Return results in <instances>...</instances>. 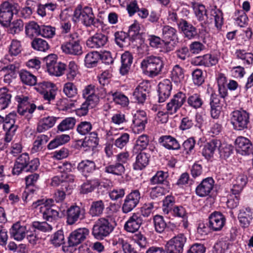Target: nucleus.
<instances>
[{"label": "nucleus", "instance_id": "27", "mask_svg": "<svg viewBox=\"0 0 253 253\" xmlns=\"http://www.w3.org/2000/svg\"><path fill=\"white\" fill-rule=\"evenodd\" d=\"M96 168V166L94 161L89 160H82L77 166L78 170L84 176L87 177L92 173Z\"/></svg>", "mask_w": 253, "mask_h": 253}, {"label": "nucleus", "instance_id": "60", "mask_svg": "<svg viewBox=\"0 0 253 253\" xmlns=\"http://www.w3.org/2000/svg\"><path fill=\"white\" fill-rule=\"evenodd\" d=\"M92 129V125L90 122L83 121L80 122L77 126V132L82 135L88 134Z\"/></svg>", "mask_w": 253, "mask_h": 253}, {"label": "nucleus", "instance_id": "51", "mask_svg": "<svg viewBox=\"0 0 253 253\" xmlns=\"http://www.w3.org/2000/svg\"><path fill=\"white\" fill-rule=\"evenodd\" d=\"M111 94L113 97V100L116 104L120 105L123 107L128 105L129 104V100L128 97L121 92H113L111 91L109 93Z\"/></svg>", "mask_w": 253, "mask_h": 253}, {"label": "nucleus", "instance_id": "48", "mask_svg": "<svg viewBox=\"0 0 253 253\" xmlns=\"http://www.w3.org/2000/svg\"><path fill=\"white\" fill-rule=\"evenodd\" d=\"M8 32L9 34L14 35L22 31L24 28V22L20 19L13 20L8 25Z\"/></svg>", "mask_w": 253, "mask_h": 253}, {"label": "nucleus", "instance_id": "20", "mask_svg": "<svg viewBox=\"0 0 253 253\" xmlns=\"http://www.w3.org/2000/svg\"><path fill=\"white\" fill-rule=\"evenodd\" d=\"M221 142L216 139H213L207 142L203 146L202 154L204 158L208 160H211L214 156L218 148L220 147Z\"/></svg>", "mask_w": 253, "mask_h": 253}, {"label": "nucleus", "instance_id": "62", "mask_svg": "<svg viewBox=\"0 0 253 253\" xmlns=\"http://www.w3.org/2000/svg\"><path fill=\"white\" fill-rule=\"evenodd\" d=\"M115 40L116 44L120 47L126 45L128 39L127 34L123 31L117 32L114 34Z\"/></svg>", "mask_w": 253, "mask_h": 253}, {"label": "nucleus", "instance_id": "16", "mask_svg": "<svg viewBox=\"0 0 253 253\" xmlns=\"http://www.w3.org/2000/svg\"><path fill=\"white\" fill-rule=\"evenodd\" d=\"M142 223L143 218L141 213L134 212L126 222L124 229L128 232L134 233L138 230Z\"/></svg>", "mask_w": 253, "mask_h": 253}, {"label": "nucleus", "instance_id": "50", "mask_svg": "<svg viewBox=\"0 0 253 253\" xmlns=\"http://www.w3.org/2000/svg\"><path fill=\"white\" fill-rule=\"evenodd\" d=\"M149 143V136L147 134H141L136 139L135 144L134 146V150L142 151L146 149Z\"/></svg>", "mask_w": 253, "mask_h": 253}, {"label": "nucleus", "instance_id": "54", "mask_svg": "<svg viewBox=\"0 0 253 253\" xmlns=\"http://www.w3.org/2000/svg\"><path fill=\"white\" fill-rule=\"evenodd\" d=\"M66 68V65L64 63L56 62L52 67H49L47 71L50 75L59 77L64 74Z\"/></svg>", "mask_w": 253, "mask_h": 253}, {"label": "nucleus", "instance_id": "9", "mask_svg": "<svg viewBox=\"0 0 253 253\" xmlns=\"http://www.w3.org/2000/svg\"><path fill=\"white\" fill-rule=\"evenodd\" d=\"M186 96L185 93L179 91L174 94L169 102L167 104V113L169 115L176 113L182 106L186 101Z\"/></svg>", "mask_w": 253, "mask_h": 253}, {"label": "nucleus", "instance_id": "47", "mask_svg": "<svg viewBox=\"0 0 253 253\" xmlns=\"http://www.w3.org/2000/svg\"><path fill=\"white\" fill-rule=\"evenodd\" d=\"M100 58V54L97 51L88 53L84 58V64L86 67L91 68L96 65Z\"/></svg>", "mask_w": 253, "mask_h": 253}, {"label": "nucleus", "instance_id": "29", "mask_svg": "<svg viewBox=\"0 0 253 253\" xmlns=\"http://www.w3.org/2000/svg\"><path fill=\"white\" fill-rule=\"evenodd\" d=\"M169 173L168 172L162 170L158 171L156 174L152 176L150 182L152 185L163 184L167 188H170V184L168 180Z\"/></svg>", "mask_w": 253, "mask_h": 253}, {"label": "nucleus", "instance_id": "4", "mask_svg": "<svg viewBox=\"0 0 253 253\" xmlns=\"http://www.w3.org/2000/svg\"><path fill=\"white\" fill-rule=\"evenodd\" d=\"M114 228L108 218L100 217L95 222L92 229V234L95 239L102 240L107 237Z\"/></svg>", "mask_w": 253, "mask_h": 253}, {"label": "nucleus", "instance_id": "19", "mask_svg": "<svg viewBox=\"0 0 253 253\" xmlns=\"http://www.w3.org/2000/svg\"><path fill=\"white\" fill-rule=\"evenodd\" d=\"M27 231L24 223L17 221L14 223L9 229L10 237L17 241H21L26 237Z\"/></svg>", "mask_w": 253, "mask_h": 253}, {"label": "nucleus", "instance_id": "41", "mask_svg": "<svg viewBox=\"0 0 253 253\" xmlns=\"http://www.w3.org/2000/svg\"><path fill=\"white\" fill-rule=\"evenodd\" d=\"M100 184L99 179L94 178L86 180L81 186V192L83 194H87L92 192Z\"/></svg>", "mask_w": 253, "mask_h": 253}, {"label": "nucleus", "instance_id": "13", "mask_svg": "<svg viewBox=\"0 0 253 253\" xmlns=\"http://www.w3.org/2000/svg\"><path fill=\"white\" fill-rule=\"evenodd\" d=\"M89 231L86 228H79L72 231L68 238L69 247H75L85 240Z\"/></svg>", "mask_w": 253, "mask_h": 253}, {"label": "nucleus", "instance_id": "59", "mask_svg": "<svg viewBox=\"0 0 253 253\" xmlns=\"http://www.w3.org/2000/svg\"><path fill=\"white\" fill-rule=\"evenodd\" d=\"M175 198L172 196H166L163 201V211L165 214H169L174 207Z\"/></svg>", "mask_w": 253, "mask_h": 253}, {"label": "nucleus", "instance_id": "43", "mask_svg": "<svg viewBox=\"0 0 253 253\" xmlns=\"http://www.w3.org/2000/svg\"><path fill=\"white\" fill-rule=\"evenodd\" d=\"M197 1L193 0L191 1V7L194 11L198 20L199 21H203L204 20V16H207V10L205 6L203 4L198 3Z\"/></svg>", "mask_w": 253, "mask_h": 253}, {"label": "nucleus", "instance_id": "5", "mask_svg": "<svg viewBox=\"0 0 253 253\" xmlns=\"http://www.w3.org/2000/svg\"><path fill=\"white\" fill-rule=\"evenodd\" d=\"M18 4L12 1H4L0 4V23L7 27L12 19L14 12H18Z\"/></svg>", "mask_w": 253, "mask_h": 253}, {"label": "nucleus", "instance_id": "21", "mask_svg": "<svg viewBox=\"0 0 253 253\" xmlns=\"http://www.w3.org/2000/svg\"><path fill=\"white\" fill-rule=\"evenodd\" d=\"M108 41V36L101 33H97L86 41L87 47L91 48H99L104 47Z\"/></svg>", "mask_w": 253, "mask_h": 253}, {"label": "nucleus", "instance_id": "39", "mask_svg": "<svg viewBox=\"0 0 253 253\" xmlns=\"http://www.w3.org/2000/svg\"><path fill=\"white\" fill-rule=\"evenodd\" d=\"M76 120L73 117H67L63 120L57 126V132H62L73 129Z\"/></svg>", "mask_w": 253, "mask_h": 253}, {"label": "nucleus", "instance_id": "55", "mask_svg": "<svg viewBox=\"0 0 253 253\" xmlns=\"http://www.w3.org/2000/svg\"><path fill=\"white\" fill-rule=\"evenodd\" d=\"M211 14L214 17L215 26L218 30H220L223 24L222 12L219 9H212L211 10Z\"/></svg>", "mask_w": 253, "mask_h": 253}, {"label": "nucleus", "instance_id": "14", "mask_svg": "<svg viewBox=\"0 0 253 253\" xmlns=\"http://www.w3.org/2000/svg\"><path fill=\"white\" fill-rule=\"evenodd\" d=\"M67 221L68 225H73L84 217L85 211L78 206H72L67 210Z\"/></svg>", "mask_w": 253, "mask_h": 253}, {"label": "nucleus", "instance_id": "37", "mask_svg": "<svg viewBox=\"0 0 253 253\" xmlns=\"http://www.w3.org/2000/svg\"><path fill=\"white\" fill-rule=\"evenodd\" d=\"M12 95L10 91L5 87L0 88V109L7 108L11 103Z\"/></svg>", "mask_w": 253, "mask_h": 253}, {"label": "nucleus", "instance_id": "53", "mask_svg": "<svg viewBox=\"0 0 253 253\" xmlns=\"http://www.w3.org/2000/svg\"><path fill=\"white\" fill-rule=\"evenodd\" d=\"M32 47L40 51L45 52L49 48L48 42L44 40L41 38L35 39L31 43Z\"/></svg>", "mask_w": 253, "mask_h": 253}, {"label": "nucleus", "instance_id": "24", "mask_svg": "<svg viewBox=\"0 0 253 253\" xmlns=\"http://www.w3.org/2000/svg\"><path fill=\"white\" fill-rule=\"evenodd\" d=\"M29 160L30 158L27 153H24L21 154L17 158L14 164L12 169V174L18 175L23 171H25V169L27 168Z\"/></svg>", "mask_w": 253, "mask_h": 253}, {"label": "nucleus", "instance_id": "22", "mask_svg": "<svg viewBox=\"0 0 253 253\" xmlns=\"http://www.w3.org/2000/svg\"><path fill=\"white\" fill-rule=\"evenodd\" d=\"M61 49L66 54L80 55L83 53L82 47L79 40H70L61 45Z\"/></svg>", "mask_w": 253, "mask_h": 253}, {"label": "nucleus", "instance_id": "44", "mask_svg": "<svg viewBox=\"0 0 253 253\" xmlns=\"http://www.w3.org/2000/svg\"><path fill=\"white\" fill-rule=\"evenodd\" d=\"M187 102L190 107L195 109L201 108L204 103L202 96L199 93L190 95L187 98Z\"/></svg>", "mask_w": 253, "mask_h": 253}, {"label": "nucleus", "instance_id": "12", "mask_svg": "<svg viewBox=\"0 0 253 253\" xmlns=\"http://www.w3.org/2000/svg\"><path fill=\"white\" fill-rule=\"evenodd\" d=\"M235 144L237 153L242 156H248L253 152L252 143L245 137L238 136L235 140Z\"/></svg>", "mask_w": 253, "mask_h": 253}, {"label": "nucleus", "instance_id": "34", "mask_svg": "<svg viewBox=\"0 0 253 253\" xmlns=\"http://www.w3.org/2000/svg\"><path fill=\"white\" fill-rule=\"evenodd\" d=\"M170 78L174 84H181L184 80V70L178 64L174 65L170 72Z\"/></svg>", "mask_w": 253, "mask_h": 253}, {"label": "nucleus", "instance_id": "33", "mask_svg": "<svg viewBox=\"0 0 253 253\" xmlns=\"http://www.w3.org/2000/svg\"><path fill=\"white\" fill-rule=\"evenodd\" d=\"M22 51V46L19 41L13 40L8 46V54L6 55V60L11 61L13 60V56H17Z\"/></svg>", "mask_w": 253, "mask_h": 253}, {"label": "nucleus", "instance_id": "56", "mask_svg": "<svg viewBox=\"0 0 253 253\" xmlns=\"http://www.w3.org/2000/svg\"><path fill=\"white\" fill-rule=\"evenodd\" d=\"M63 91L69 98H74L78 94V89L76 86L71 82H67L64 84Z\"/></svg>", "mask_w": 253, "mask_h": 253}, {"label": "nucleus", "instance_id": "38", "mask_svg": "<svg viewBox=\"0 0 253 253\" xmlns=\"http://www.w3.org/2000/svg\"><path fill=\"white\" fill-rule=\"evenodd\" d=\"M235 55L236 58L242 61L244 66H250L253 63V54L248 52L244 49H236Z\"/></svg>", "mask_w": 253, "mask_h": 253}, {"label": "nucleus", "instance_id": "10", "mask_svg": "<svg viewBox=\"0 0 253 253\" xmlns=\"http://www.w3.org/2000/svg\"><path fill=\"white\" fill-rule=\"evenodd\" d=\"M150 90V85L147 82L140 83L132 93V99L135 103L143 104L145 102Z\"/></svg>", "mask_w": 253, "mask_h": 253}, {"label": "nucleus", "instance_id": "42", "mask_svg": "<svg viewBox=\"0 0 253 253\" xmlns=\"http://www.w3.org/2000/svg\"><path fill=\"white\" fill-rule=\"evenodd\" d=\"M70 140V136L68 134H61L57 135L51 140L47 145L48 149H53L59 146L62 145L68 142Z\"/></svg>", "mask_w": 253, "mask_h": 253}, {"label": "nucleus", "instance_id": "23", "mask_svg": "<svg viewBox=\"0 0 253 253\" xmlns=\"http://www.w3.org/2000/svg\"><path fill=\"white\" fill-rule=\"evenodd\" d=\"M172 84L169 79H165L158 84L159 102H165L170 95Z\"/></svg>", "mask_w": 253, "mask_h": 253}, {"label": "nucleus", "instance_id": "31", "mask_svg": "<svg viewBox=\"0 0 253 253\" xmlns=\"http://www.w3.org/2000/svg\"><path fill=\"white\" fill-rule=\"evenodd\" d=\"M248 182V177L244 173L239 174L233 182V186L230 189L231 193L240 194Z\"/></svg>", "mask_w": 253, "mask_h": 253}, {"label": "nucleus", "instance_id": "8", "mask_svg": "<svg viewBox=\"0 0 253 253\" xmlns=\"http://www.w3.org/2000/svg\"><path fill=\"white\" fill-rule=\"evenodd\" d=\"M140 198V193L139 190H132L126 196L124 201L122 207L123 212L127 213L131 211L139 204Z\"/></svg>", "mask_w": 253, "mask_h": 253}, {"label": "nucleus", "instance_id": "58", "mask_svg": "<svg viewBox=\"0 0 253 253\" xmlns=\"http://www.w3.org/2000/svg\"><path fill=\"white\" fill-rule=\"evenodd\" d=\"M170 188L167 187L156 186L151 189L150 196L152 199H156L169 192Z\"/></svg>", "mask_w": 253, "mask_h": 253}, {"label": "nucleus", "instance_id": "30", "mask_svg": "<svg viewBox=\"0 0 253 253\" xmlns=\"http://www.w3.org/2000/svg\"><path fill=\"white\" fill-rule=\"evenodd\" d=\"M150 156L149 154L141 151L136 156L133 164V169L136 170L144 169L149 164Z\"/></svg>", "mask_w": 253, "mask_h": 253}, {"label": "nucleus", "instance_id": "18", "mask_svg": "<svg viewBox=\"0 0 253 253\" xmlns=\"http://www.w3.org/2000/svg\"><path fill=\"white\" fill-rule=\"evenodd\" d=\"M214 184V180L211 177L203 179L196 188V194L201 197L209 195L213 188Z\"/></svg>", "mask_w": 253, "mask_h": 253}, {"label": "nucleus", "instance_id": "15", "mask_svg": "<svg viewBox=\"0 0 253 253\" xmlns=\"http://www.w3.org/2000/svg\"><path fill=\"white\" fill-rule=\"evenodd\" d=\"M162 38L166 44L172 42L174 44L179 42L177 30L169 25H164L162 28Z\"/></svg>", "mask_w": 253, "mask_h": 253}, {"label": "nucleus", "instance_id": "46", "mask_svg": "<svg viewBox=\"0 0 253 253\" xmlns=\"http://www.w3.org/2000/svg\"><path fill=\"white\" fill-rule=\"evenodd\" d=\"M48 140L49 137L46 135L41 134L37 136L33 143L31 152L35 153L41 151L42 148V145L46 143Z\"/></svg>", "mask_w": 253, "mask_h": 253}, {"label": "nucleus", "instance_id": "11", "mask_svg": "<svg viewBox=\"0 0 253 253\" xmlns=\"http://www.w3.org/2000/svg\"><path fill=\"white\" fill-rule=\"evenodd\" d=\"M209 229L212 231H219L225 225L226 218L221 212L214 211L209 216Z\"/></svg>", "mask_w": 253, "mask_h": 253}, {"label": "nucleus", "instance_id": "32", "mask_svg": "<svg viewBox=\"0 0 253 253\" xmlns=\"http://www.w3.org/2000/svg\"><path fill=\"white\" fill-rule=\"evenodd\" d=\"M238 217L242 227H248L253 219V212L251 209L249 207L242 208L239 210Z\"/></svg>", "mask_w": 253, "mask_h": 253}, {"label": "nucleus", "instance_id": "61", "mask_svg": "<svg viewBox=\"0 0 253 253\" xmlns=\"http://www.w3.org/2000/svg\"><path fill=\"white\" fill-rule=\"evenodd\" d=\"M32 228L34 229L35 230H38L43 232H50L52 231L53 228L51 224L45 221H34L32 224Z\"/></svg>", "mask_w": 253, "mask_h": 253}, {"label": "nucleus", "instance_id": "45", "mask_svg": "<svg viewBox=\"0 0 253 253\" xmlns=\"http://www.w3.org/2000/svg\"><path fill=\"white\" fill-rule=\"evenodd\" d=\"M21 82L28 85L33 86L36 84L37 77L26 70H21L19 73Z\"/></svg>", "mask_w": 253, "mask_h": 253}, {"label": "nucleus", "instance_id": "64", "mask_svg": "<svg viewBox=\"0 0 253 253\" xmlns=\"http://www.w3.org/2000/svg\"><path fill=\"white\" fill-rule=\"evenodd\" d=\"M203 66L211 67L215 65L218 62L216 56L211 54H206L202 56Z\"/></svg>", "mask_w": 253, "mask_h": 253}, {"label": "nucleus", "instance_id": "52", "mask_svg": "<svg viewBox=\"0 0 253 253\" xmlns=\"http://www.w3.org/2000/svg\"><path fill=\"white\" fill-rule=\"evenodd\" d=\"M153 221L155 230L157 233H162L165 231L167 224L163 216L156 215L153 217Z\"/></svg>", "mask_w": 253, "mask_h": 253}, {"label": "nucleus", "instance_id": "17", "mask_svg": "<svg viewBox=\"0 0 253 253\" xmlns=\"http://www.w3.org/2000/svg\"><path fill=\"white\" fill-rule=\"evenodd\" d=\"M177 27L183 33L185 38L189 40L195 39L199 36L197 28L192 24L183 19L179 20Z\"/></svg>", "mask_w": 253, "mask_h": 253}, {"label": "nucleus", "instance_id": "25", "mask_svg": "<svg viewBox=\"0 0 253 253\" xmlns=\"http://www.w3.org/2000/svg\"><path fill=\"white\" fill-rule=\"evenodd\" d=\"M59 118V117L53 116H48L42 118L38 123L37 131L39 133H41L48 130L54 126Z\"/></svg>", "mask_w": 253, "mask_h": 253}, {"label": "nucleus", "instance_id": "36", "mask_svg": "<svg viewBox=\"0 0 253 253\" xmlns=\"http://www.w3.org/2000/svg\"><path fill=\"white\" fill-rule=\"evenodd\" d=\"M104 171L107 173L112 174L115 175L121 176L125 172V168L121 163H116L106 166Z\"/></svg>", "mask_w": 253, "mask_h": 253}, {"label": "nucleus", "instance_id": "7", "mask_svg": "<svg viewBox=\"0 0 253 253\" xmlns=\"http://www.w3.org/2000/svg\"><path fill=\"white\" fill-rule=\"evenodd\" d=\"M187 238L183 233H180L169 240L165 246L167 253H182Z\"/></svg>", "mask_w": 253, "mask_h": 253}, {"label": "nucleus", "instance_id": "63", "mask_svg": "<svg viewBox=\"0 0 253 253\" xmlns=\"http://www.w3.org/2000/svg\"><path fill=\"white\" fill-rule=\"evenodd\" d=\"M169 213L175 217H180L183 219L187 218V213L185 208L181 206H174Z\"/></svg>", "mask_w": 253, "mask_h": 253}, {"label": "nucleus", "instance_id": "6", "mask_svg": "<svg viewBox=\"0 0 253 253\" xmlns=\"http://www.w3.org/2000/svg\"><path fill=\"white\" fill-rule=\"evenodd\" d=\"M17 117L15 112L9 113L4 117L3 128L6 132L4 138L6 142H10L12 140L18 128V126L16 124Z\"/></svg>", "mask_w": 253, "mask_h": 253}, {"label": "nucleus", "instance_id": "3", "mask_svg": "<svg viewBox=\"0 0 253 253\" xmlns=\"http://www.w3.org/2000/svg\"><path fill=\"white\" fill-rule=\"evenodd\" d=\"M164 64L163 58L158 56L146 57L141 63L142 70L150 77H156L162 72Z\"/></svg>", "mask_w": 253, "mask_h": 253}, {"label": "nucleus", "instance_id": "26", "mask_svg": "<svg viewBox=\"0 0 253 253\" xmlns=\"http://www.w3.org/2000/svg\"><path fill=\"white\" fill-rule=\"evenodd\" d=\"M159 143L168 150H178L181 148L178 141L170 135H163L158 139Z\"/></svg>", "mask_w": 253, "mask_h": 253}, {"label": "nucleus", "instance_id": "49", "mask_svg": "<svg viewBox=\"0 0 253 253\" xmlns=\"http://www.w3.org/2000/svg\"><path fill=\"white\" fill-rule=\"evenodd\" d=\"M15 100L18 102L17 111H23V109L33 103L32 99L29 96L23 94L17 95L15 97Z\"/></svg>", "mask_w": 253, "mask_h": 253}, {"label": "nucleus", "instance_id": "57", "mask_svg": "<svg viewBox=\"0 0 253 253\" xmlns=\"http://www.w3.org/2000/svg\"><path fill=\"white\" fill-rule=\"evenodd\" d=\"M191 75L193 83L195 85L200 86L204 83L205 78L201 69H196L194 70L192 72Z\"/></svg>", "mask_w": 253, "mask_h": 253}, {"label": "nucleus", "instance_id": "35", "mask_svg": "<svg viewBox=\"0 0 253 253\" xmlns=\"http://www.w3.org/2000/svg\"><path fill=\"white\" fill-rule=\"evenodd\" d=\"M104 209V203L102 200L93 201L90 205L88 213L91 217H98L103 214Z\"/></svg>", "mask_w": 253, "mask_h": 253}, {"label": "nucleus", "instance_id": "2", "mask_svg": "<svg viewBox=\"0 0 253 253\" xmlns=\"http://www.w3.org/2000/svg\"><path fill=\"white\" fill-rule=\"evenodd\" d=\"M251 114L247 110L240 108L230 114V121L234 129L242 131L249 128Z\"/></svg>", "mask_w": 253, "mask_h": 253}, {"label": "nucleus", "instance_id": "40", "mask_svg": "<svg viewBox=\"0 0 253 253\" xmlns=\"http://www.w3.org/2000/svg\"><path fill=\"white\" fill-rule=\"evenodd\" d=\"M41 26L34 21H31L27 23L25 26V34L29 38L39 36L40 34Z\"/></svg>", "mask_w": 253, "mask_h": 253}, {"label": "nucleus", "instance_id": "28", "mask_svg": "<svg viewBox=\"0 0 253 253\" xmlns=\"http://www.w3.org/2000/svg\"><path fill=\"white\" fill-rule=\"evenodd\" d=\"M133 59L132 54L129 51H125L121 55V66L120 69L121 75H125L128 73L133 62Z\"/></svg>", "mask_w": 253, "mask_h": 253}, {"label": "nucleus", "instance_id": "1", "mask_svg": "<svg viewBox=\"0 0 253 253\" xmlns=\"http://www.w3.org/2000/svg\"><path fill=\"white\" fill-rule=\"evenodd\" d=\"M73 20L75 22L80 21L87 28L91 26L97 28L102 23L99 19L95 18L91 7L88 5L83 7L80 4L74 10Z\"/></svg>", "mask_w": 253, "mask_h": 253}]
</instances>
